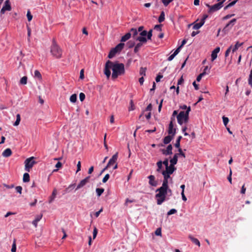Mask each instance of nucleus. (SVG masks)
<instances>
[{
	"instance_id": "49",
	"label": "nucleus",
	"mask_w": 252,
	"mask_h": 252,
	"mask_svg": "<svg viewBox=\"0 0 252 252\" xmlns=\"http://www.w3.org/2000/svg\"><path fill=\"white\" fill-rule=\"evenodd\" d=\"M177 115H178V111L177 110H174L173 112L172 116L171 117V119H170L171 121H172V122H173V121L175 120V117L177 116Z\"/></svg>"
},
{
	"instance_id": "30",
	"label": "nucleus",
	"mask_w": 252,
	"mask_h": 252,
	"mask_svg": "<svg viewBox=\"0 0 252 252\" xmlns=\"http://www.w3.org/2000/svg\"><path fill=\"white\" fill-rule=\"evenodd\" d=\"M104 191V189L102 188H97L95 189L96 195L98 197L102 195V194L103 193Z\"/></svg>"
},
{
	"instance_id": "35",
	"label": "nucleus",
	"mask_w": 252,
	"mask_h": 252,
	"mask_svg": "<svg viewBox=\"0 0 252 252\" xmlns=\"http://www.w3.org/2000/svg\"><path fill=\"white\" fill-rule=\"evenodd\" d=\"M157 165L158 166L157 171L158 172H161V170L162 168V161L159 160L158 161L157 163Z\"/></svg>"
},
{
	"instance_id": "43",
	"label": "nucleus",
	"mask_w": 252,
	"mask_h": 252,
	"mask_svg": "<svg viewBox=\"0 0 252 252\" xmlns=\"http://www.w3.org/2000/svg\"><path fill=\"white\" fill-rule=\"evenodd\" d=\"M166 189V193H167V197L170 198V196L172 195V190L169 188V187L165 188Z\"/></svg>"
},
{
	"instance_id": "58",
	"label": "nucleus",
	"mask_w": 252,
	"mask_h": 252,
	"mask_svg": "<svg viewBox=\"0 0 252 252\" xmlns=\"http://www.w3.org/2000/svg\"><path fill=\"white\" fill-rule=\"evenodd\" d=\"M205 75V73H201L200 74H199L197 77H196V81L197 82H199L203 76Z\"/></svg>"
},
{
	"instance_id": "42",
	"label": "nucleus",
	"mask_w": 252,
	"mask_h": 252,
	"mask_svg": "<svg viewBox=\"0 0 252 252\" xmlns=\"http://www.w3.org/2000/svg\"><path fill=\"white\" fill-rule=\"evenodd\" d=\"M75 187V184H72L71 185H70L66 189H65V191L66 192H70L71 189H74V188Z\"/></svg>"
},
{
	"instance_id": "25",
	"label": "nucleus",
	"mask_w": 252,
	"mask_h": 252,
	"mask_svg": "<svg viewBox=\"0 0 252 252\" xmlns=\"http://www.w3.org/2000/svg\"><path fill=\"white\" fill-rule=\"evenodd\" d=\"M192 25H193V29L194 30H198L202 26H203L204 24L200 21L199 23H196V22H194L193 24H192Z\"/></svg>"
},
{
	"instance_id": "26",
	"label": "nucleus",
	"mask_w": 252,
	"mask_h": 252,
	"mask_svg": "<svg viewBox=\"0 0 252 252\" xmlns=\"http://www.w3.org/2000/svg\"><path fill=\"white\" fill-rule=\"evenodd\" d=\"M244 44V42L240 43L239 41H237L236 44H235L234 46L232 49V51L233 53L235 52L236 50H238L239 47L243 45Z\"/></svg>"
},
{
	"instance_id": "59",
	"label": "nucleus",
	"mask_w": 252,
	"mask_h": 252,
	"mask_svg": "<svg viewBox=\"0 0 252 252\" xmlns=\"http://www.w3.org/2000/svg\"><path fill=\"white\" fill-rule=\"evenodd\" d=\"M163 77V75L160 74L157 75L156 77V81L158 83L160 81V79Z\"/></svg>"
},
{
	"instance_id": "37",
	"label": "nucleus",
	"mask_w": 252,
	"mask_h": 252,
	"mask_svg": "<svg viewBox=\"0 0 252 252\" xmlns=\"http://www.w3.org/2000/svg\"><path fill=\"white\" fill-rule=\"evenodd\" d=\"M69 100L71 102L75 103L77 101V95L75 94H72L69 98Z\"/></svg>"
},
{
	"instance_id": "31",
	"label": "nucleus",
	"mask_w": 252,
	"mask_h": 252,
	"mask_svg": "<svg viewBox=\"0 0 252 252\" xmlns=\"http://www.w3.org/2000/svg\"><path fill=\"white\" fill-rule=\"evenodd\" d=\"M165 19V13L163 11L160 12V15L158 18V21L159 23H161L164 21Z\"/></svg>"
},
{
	"instance_id": "46",
	"label": "nucleus",
	"mask_w": 252,
	"mask_h": 252,
	"mask_svg": "<svg viewBox=\"0 0 252 252\" xmlns=\"http://www.w3.org/2000/svg\"><path fill=\"white\" fill-rule=\"evenodd\" d=\"M127 45L129 48H131L135 46V42L130 40L127 42Z\"/></svg>"
},
{
	"instance_id": "14",
	"label": "nucleus",
	"mask_w": 252,
	"mask_h": 252,
	"mask_svg": "<svg viewBox=\"0 0 252 252\" xmlns=\"http://www.w3.org/2000/svg\"><path fill=\"white\" fill-rule=\"evenodd\" d=\"M118 158V153L115 154L111 158L109 159L107 165V167H110L113 165L117 161Z\"/></svg>"
},
{
	"instance_id": "40",
	"label": "nucleus",
	"mask_w": 252,
	"mask_h": 252,
	"mask_svg": "<svg viewBox=\"0 0 252 252\" xmlns=\"http://www.w3.org/2000/svg\"><path fill=\"white\" fill-rule=\"evenodd\" d=\"M34 74V77L38 78V79H41L42 78L41 74L38 70H35Z\"/></svg>"
},
{
	"instance_id": "13",
	"label": "nucleus",
	"mask_w": 252,
	"mask_h": 252,
	"mask_svg": "<svg viewBox=\"0 0 252 252\" xmlns=\"http://www.w3.org/2000/svg\"><path fill=\"white\" fill-rule=\"evenodd\" d=\"M90 178V176H89L86 177L85 179L82 180L80 182V183L78 184V185L77 186L76 190H78V189L84 187L87 184V183H88L89 182Z\"/></svg>"
},
{
	"instance_id": "6",
	"label": "nucleus",
	"mask_w": 252,
	"mask_h": 252,
	"mask_svg": "<svg viewBox=\"0 0 252 252\" xmlns=\"http://www.w3.org/2000/svg\"><path fill=\"white\" fill-rule=\"evenodd\" d=\"M225 1V0L218 1L219 2L217 3H216L212 6H210L208 4H206V6L209 8L208 12L213 13L220 10L223 6V4Z\"/></svg>"
},
{
	"instance_id": "22",
	"label": "nucleus",
	"mask_w": 252,
	"mask_h": 252,
	"mask_svg": "<svg viewBox=\"0 0 252 252\" xmlns=\"http://www.w3.org/2000/svg\"><path fill=\"white\" fill-rule=\"evenodd\" d=\"M173 138L174 136H173L170 135H167L163 138V142L164 144H168L171 141Z\"/></svg>"
},
{
	"instance_id": "57",
	"label": "nucleus",
	"mask_w": 252,
	"mask_h": 252,
	"mask_svg": "<svg viewBox=\"0 0 252 252\" xmlns=\"http://www.w3.org/2000/svg\"><path fill=\"white\" fill-rule=\"evenodd\" d=\"M62 166V163L60 162V161H58L55 165V167L57 168L56 169H54V171H57L58 170V169L61 168Z\"/></svg>"
},
{
	"instance_id": "3",
	"label": "nucleus",
	"mask_w": 252,
	"mask_h": 252,
	"mask_svg": "<svg viewBox=\"0 0 252 252\" xmlns=\"http://www.w3.org/2000/svg\"><path fill=\"white\" fill-rule=\"evenodd\" d=\"M50 53L56 59H60L62 57L63 50L57 44L55 39H53L52 43L50 47Z\"/></svg>"
},
{
	"instance_id": "5",
	"label": "nucleus",
	"mask_w": 252,
	"mask_h": 252,
	"mask_svg": "<svg viewBox=\"0 0 252 252\" xmlns=\"http://www.w3.org/2000/svg\"><path fill=\"white\" fill-rule=\"evenodd\" d=\"M125 44L124 43H120L117 44L114 48H112L108 55L109 59L113 58L117 53H120L124 49Z\"/></svg>"
},
{
	"instance_id": "17",
	"label": "nucleus",
	"mask_w": 252,
	"mask_h": 252,
	"mask_svg": "<svg viewBox=\"0 0 252 252\" xmlns=\"http://www.w3.org/2000/svg\"><path fill=\"white\" fill-rule=\"evenodd\" d=\"M176 170V168L174 166L169 165V167L165 168V170H163L164 172L168 173L169 175H171Z\"/></svg>"
},
{
	"instance_id": "34",
	"label": "nucleus",
	"mask_w": 252,
	"mask_h": 252,
	"mask_svg": "<svg viewBox=\"0 0 252 252\" xmlns=\"http://www.w3.org/2000/svg\"><path fill=\"white\" fill-rule=\"evenodd\" d=\"M143 43V42H139V43H138L135 46H134V52L135 53H137L139 50V49L142 46V44Z\"/></svg>"
},
{
	"instance_id": "32",
	"label": "nucleus",
	"mask_w": 252,
	"mask_h": 252,
	"mask_svg": "<svg viewBox=\"0 0 252 252\" xmlns=\"http://www.w3.org/2000/svg\"><path fill=\"white\" fill-rule=\"evenodd\" d=\"M30 179V175L28 173H25L23 175V181L24 183L29 182Z\"/></svg>"
},
{
	"instance_id": "12",
	"label": "nucleus",
	"mask_w": 252,
	"mask_h": 252,
	"mask_svg": "<svg viewBox=\"0 0 252 252\" xmlns=\"http://www.w3.org/2000/svg\"><path fill=\"white\" fill-rule=\"evenodd\" d=\"M172 149H173V147H172V145L169 144L167 146L166 150H165V149L161 150L162 154L165 156L171 155L172 154Z\"/></svg>"
},
{
	"instance_id": "41",
	"label": "nucleus",
	"mask_w": 252,
	"mask_h": 252,
	"mask_svg": "<svg viewBox=\"0 0 252 252\" xmlns=\"http://www.w3.org/2000/svg\"><path fill=\"white\" fill-rule=\"evenodd\" d=\"M147 68L146 67H141L140 69L139 74L140 75L145 76L146 75V71Z\"/></svg>"
},
{
	"instance_id": "60",
	"label": "nucleus",
	"mask_w": 252,
	"mask_h": 252,
	"mask_svg": "<svg viewBox=\"0 0 252 252\" xmlns=\"http://www.w3.org/2000/svg\"><path fill=\"white\" fill-rule=\"evenodd\" d=\"M15 189L17 192L21 194L22 191V187L21 186H17L15 188Z\"/></svg>"
},
{
	"instance_id": "56",
	"label": "nucleus",
	"mask_w": 252,
	"mask_h": 252,
	"mask_svg": "<svg viewBox=\"0 0 252 252\" xmlns=\"http://www.w3.org/2000/svg\"><path fill=\"white\" fill-rule=\"evenodd\" d=\"M85 98V94L83 93H80L79 94V99L82 102Z\"/></svg>"
},
{
	"instance_id": "63",
	"label": "nucleus",
	"mask_w": 252,
	"mask_h": 252,
	"mask_svg": "<svg viewBox=\"0 0 252 252\" xmlns=\"http://www.w3.org/2000/svg\"><path fill=\"white\" fill-rule=\"evenodd\" d=\"M234 15H235L234 14L226 15L223 18V20H227V19L230 18L231 17H232V16H234Z\"/></svg>"
},
{
	"instance_id": "62",
	"label": "nucleus",
	"mask_w": 252,
	"mask_h": 252,
	"mask_svg": "<svg viewBox=\"0 0 252 252\" xmlns=\"http://www.w3.org/2000/svg\"><path fill=\"white\" fill-rule=\"evenodd\" d=\"M232 46L231 45L225 51V57H227L229 54V53L231 51V50L232 49Z\"/></svg>"
},
{
	"instance_id": "54",
	"label": "nucleus",
	"mask_w": 252,
	"mask_h": 252,
	"mask_svg": "<svg viewBox=\"0 0 252 252\" xmlns=\"http://www.w3.org/2000/svg\"><path fill=\"white\" fill-rule=\"evenodd\" d=\"M211 67L209 68L208 66H206L202 73H205V75L209 74L210 72Z\"/></svg>"
},
{
	"instance_id": "51",
	"label": "nucleus",
	"mask_w": 252,
	"mask_h": 252,
	"mask_svg": "<svg viewBox=\"0 0 252 252\" xmlns=\"http://www.w3.org/2000/svg\"><path fill=\"white\" fill-rule=\"evenodd\" d=\"M27 17L28 20L29 22H30L32 19V15L31 13V12L29 10L27 12Z\"/></svg>"
},
{
	"instance_id": "33",
	"label": "nucleus",
	"mask_w": 252,
	"mask_h": 252,
	"mask_svg": "<svg viewBox=\"0 0 252 252\" xmlns=\"http://www.w3.org/2000/svg\"><path fill=\"white\" fill-rule=\"evenodd\" d=\"M182 136H179L176 140V142L174 144V146L176 148H179L180 147V141H181V140L182 139Z\"/></svg>"
},
{
	"instance_id": "9",
	"label": "nucleus",
	"mask_w": 252,
	"mask_h": 252,
	"mask_svg": "<svg viewBox=\"0 0 252 252\" xmlns=\"http://www.w3.org/2000/svg\"><path fill=\"white\" fill-rule=\"evenodd\" d=\"M236 19L234 18L231 20L224 27L223 29L222 32H224V33H227L232 28V27L234 25V24L236 23Z\"/></svg>"
},
{
	"instance_id": "36",
	"label": "nucleus",
	"mask_w": 252,
	"mask_h": 252,
	"mask_svg": "<svg viewBox=\"0 0 252 252\" xmlns=\"http://www.w3.org/2000/svg\"><path fill=\"white\" fill-rule=\"evenodd\" d=\"M21 121V116L19 114H17L16 115V120L13 124L14 126H17L19 125Z\"/></svg>"
},
{
	"instance_id": "27",
	"label": "nucleus",
	"mask_w": 252,
	"mask_h": 252,
	"mask_svg": "<svg viewBox=\"0 0 252 252\" xmlns=\"http://www.w3.org/2000/svg\"><path fill=\"white\" fill-rule=\"evenodd\" d=\"M129 32H131V35H132L133 38L135 39V38L137 37L136 36L138 34V32L136 28H132L130 30Z\"/></svg>"
},
{
	"instance_id": "2",
	"label": "nucleus",
	"mask_w": 252,
	"mask_h": 252,
	"mask_svg": "<svg viewBox=\"0 0 252 252\" xmlns=\"http://www.w3.org/2000/svg\"><path fill=\"white\" fill-rule=\"evenodd\" d=\"M156 192H157L155 195V198L158 205H161L165 201L169 200L165 188L159 187L156 189Z\"/></svg>"
},
{
	"instance_id": "28",
	"label": "nucleus",
	"mask_w": 252,
	"mask_h": 252,
	"mask_svg": "<svg viewBox=\"0 0 252 252\" xmlns=\"http://www.w3.org/2000/svg\"><path fill=\"white\" fill-rule=\"evenodd\" d=\"M238 1V0H234L232 1H231L230 2H229L227 5H226L224 7V10H225L227 9H228L229 8L233 6V5H234L236 2Z\"/></svg>"
},
{
	"instance_id": "21",
	"label": "nucleus",
	"mask_w": 252,
	"mask_h": 252,
	"mask_svg": "<svg viewBox=\"0 0 252 252\" xmlns=\"http://www.w3.org/2000/svg\"><path fill=\"white\" fill-rule=\"evenodd\" d=\"M131 36V32H127L124 35H123L121 39V43H122L123 42H126L127 40H128Z\"/></svg>"
},
{
	"instance_id": "55",
	"label": "nucleus",
	"mask_w": 252,
	"mask_h": 252,
	"mask_svg": "<svg viewBox=\"0 0 252 252\" xmlns=\"http://www.w3.org/2000/svg\"><path fill=\"white\" fill-rule=\"evenodd\" d=\"M110 178V175L109 174H106L105 176L103 177V179H102V182L103 183H105L108 180V179H109Z\"/></svg>"
},
{
	"instance_id": "47",
	"label": "nucleus",
	"mask_w": 252,
	"mask_h": 252,
	"mask_svg": "<svg viewBox=\"0 0 252 252\" xmlns=\"http://www.w3.org/2000/svg\"><path fill=\"white\" fill-rule=\"evenodd\" d=\"M169 187L168 186V180H163L162 185L160 187L162 188H166Z\"/></svg>"
},
{
	"instance_id": "11",
	"label": "nucleus",
	"mask_w": 252,
	"mask_h": 252,
	"mask_svg": "<svg viewBox=\"0 0 252 252\" xmlns=\"http://www.w3.org/2000/svg\"><path fill=\"white\" fill-rule=\"evenodd\" d=\"M168 134L174 136L176 133V128H174V125L172 121H170L168 125Z\"/></svg>"
},
{
	"instance_id": "48",
	"label": "nucleus",
	"mask_w": 252,
	"mask_h": 252,
	"mask_svg": "<svg viewBox=\"0 0 252 252\" xmlns=\"http://www.w3.org/2000/svg\"><path fill=\"white\" fill-rule=\"evenodd\" d=\"M152 32L153 30L151 29L148 32L147 35H146L147 40H151V38L152 37Z\"/></svg>"
},
{
	"instance_id": "38",
	"label": "nucleus",
	"mask_w": 252,
	"mask_h": 252,
	"mask_svg": "<svg viewBox=\"0 0 252 252\" xmlns=\"http://www.w3.org/2000/svg\"><path fill=\"white\" fill-rule=\"evenodd\" d=\"M161 172L162 175L163 176V179L168 180L170 178V175L164 172L163 171H162Z\"/></svg>"
},
{
	"instance_id": "7",
	"label": "nucleus",
	"mask_w": 252,
	"mask_h": 252,
	"mask_svg": "<svg viewBox=\"0 0 252 252\" xmlns=\"http://www.w3.org/2000/svg\"><path fill=\"white\" fill-rule=\"evenodd\" d=\"M33 157H30L26 159L25 161V169L28 172H30V169L33 167V165L36 163L34 160Z\"/></svg>"
},
{
	"instance_id": "10",
	"label": "nucleus",
	"mask_w": 252,
	"mask_h": 252,
	"mask_svg": "<svg viewBox=\"0 0 252 252\" xmlns=\"http://www.w3.org/2000/svg\"><path fill=\"white\" fill-rule=\"evenodd\" d=\"M112 63V62L110 60H108L105 63L104 73L108 78H109L111 75L110 69H111V64Z\"/></svg>"
},
{
	"instance_id": "15",
	"label": "nucleus",
	"mask_w": 252,
	"mask_h": 252,
	"mask_svg": "<svg viewBox=\"0 0 252 252\" xmlns=\"http://www.w3.org/2000/svg\"><path fill=\"white\" fill-rule=\"evenodd\" d=\"M220 51V48L219 47H216L212 52L211 53V61L213 62L214 60H215L218 56V54Z\"/></svg>"
},
{
	"instance_id": "23",
	"label": "nucleus",
	"mask_w": 252,
	"mask_h": 252,
	"mask_svg": "<svg viewBox=\"0 0 252 252\" xmlns=\"http://www.w3.org/2000/svg\"><path fill=\"white\" fill-rule=\"evenodd\" d=\"M42 215H39L36 216L35 219L32 221V224L35 226L36 227L37 225V223L41 220L42 218Z\"/></svg>"
},
{
	"instance_id": "4",
	"label": "nucleus",
	"mask_w": 252,
	"mask_h": 252,
	"mask_svg": "<svg viewBox=\"0 0 252 252\" xmlns=\"http://www.w3.org/2000/svg\"><path fill=\"white\" fill-rule=\"evenodd\" d=\"M191 110L190 106H189L186 111H181L177 116L178 123L182 126L184 123H187L189 119V113Z\"/></svg>"
},
{
	"instance_id": "18",
	"label": "nucleus",
	"mask_w": 252,
	"mask_h": 252,
	"mask_svg": "<svg viewBox=\"0 0 252 252\" xmlns=\"http://www.w3.org/2000/svg\"><path fill=\"white\" fill-rule=\"evenodd\" d=\"M178 154H175L173 158L170 160V165L175 166L178 162Z\"/></svg>"
},
{
	"instance_id": "45",
	"label": "nucleus",
	"mask_w": 252,
	"mask_h": 252,
	"mask_svg": "<svg viewBox=\"0 0 252 252\" xmlns=\"http://www.w3.org/2000/svg\"><path fill=\"white\" fill-rule=\"evenodd\" d=\"M130 107H129V108H128V111H131L134 110L135 109V107H134V103L132 99H131L130 101Z\"/></svg>"
},
{
	"instance_id": "64",
	"label": "nucleus",
	"mask_w": 252,
	"mask_h": 252,
	"mask_svg": "<svg viewBox=\"0 0 252 252\" xmlns=\"http://www.w3.org/2000/svg\"><path fill=\"white\" fill-rule=\"evenodd\" d=\"M11 251V252H16V246L15 242H14L12 244Z\"/></svg>"
},
{
	"instance_id": "19",
	"label": "nucleus",
	"mask_w": 252,
	"mask_h": 252,
	"mask_svg": "<svg viewBox=\"0 0 252 252\" xmlns=\"http://www.w3.org/2000/svg\"><path fill=\"white\" fill-rule=\"evenodd\" d=\"M2 7L6 11H10L11 10V6L9 0H6L4 3Z\"/></svg>"
},
{
	"instance_id": "61",
	"label": "nucleus",
	"mask_w": 252,
	"mask_h": 252,
	"mask_svg": "<svg viewBox=\"0 0 252 252\" xmlns=\"http://www.w3.org/2000/svg\"><path fill=\"white\" fill-rule=\"evenodd\" d=\"M155 234L157 236H161V230L160 228H158L155 231Z\"/></svg>"
},
{
	"instance_id": "8",
	"label": "nucleus",
	"mask_w": 252,
	"mask_h": 252,
	"mask_svg": "<svg viewBox=\"0 0 252 252\" xmlns=\"http://www.w3.org/2000/svg\"><path fill=\"white\" fill-rule=\"evenodd\" d=\"M147 33L148 32L146 30H144L141 32L139 33V36H137L136 38H135V40L140 42H143L144 43H146L147 41V39L146 38V35H147Z\"/></svg>"
},
{
	"instance_id": "44",
	"label": "nucleus",
	"mask_w": 252,
	"mask_h": 252,
	"mask_svg": "<svg viewBox=\"0 0 252 252\" xmlns=\"http://www.w3.org/2000/svg\"><path fill=\"white\" fill-rule=\"evenodd\" d=\"M222 121H223V125L226 126L227 125L228 122H229V119L228 118L223 116L222 118Z\"/></svg>"
},
{
	"instance_id": "53",
	"label": "nucleus",
	"mask_w": 252,
	"mask_h": 252,
	"mask_svg": "<svg viewBox=\"0 0 252 252\" xmlns=\"http://www.w3.org/2000/svg\"><path fill=\"white\" fill-rule=\"evenodd\" d=\"M173 0H161V2L165 6H167Z\"/></svg>"
},
{
	"instance_id": "16",
	"label": "nucleus",
	"mask_w": 252,
	"mask_h": 252,
	"mask_svg": "<svg viewBox=\"0 0 252 252\" xmlns=\"http://www.w3.org/2000/svg\"><path fill=\"white\" fill-rule=\"evenodd\" d=\"M149 180V184L153 187H156L158 185L157 181H155V177L154 175H151L148 177Z\"/></svg>"
},
{
	"instance_id": "20",
	"label": "nucleus",
	"mask_w": 252,
	"mask_h": 252,
	"mask_svg": "<svg viewBox=\"0 0 252 252\" xmlns=\"http://www.w3.org/2000/svg\"><path fill=\"white\" fill-rule=\"evenodd\" d=\"M12 154L11 150L10 148H7L2 152V156L4 158H8L10 157Z\"/></svg>"
},
{
	"instance_id": "39",
	"label": "nucleus",
	"mask_w": 252,
	"mask_h": 252,
	"mask_svg": "<svg viewBox=\"0 0 252 252\" xmlns=\"http://www.w3.org/2000/svg\"><path fill=\"white\" fill-rule=\"evenodd\" d=\"M27 77L25 76L21 78L20 82L21 84L26 85L27 83Z\"/></svg>"
},
{
	"instance_id": "24",
	"label": "nucleus",
	"mask_w": 252,
	"mask_h": 252,
	"mask_svg": "<svg viewBox=\"0 0 252 252\" xmlns=\"http://www.w3.org/2000/svg\"><path fill=\"white\" fill-rule=\"evenodd\" d=\"M189 238L191 241V242L193 243L198 246V247H200V243L197 238L193 237L192 236L190 235L189 236Z\"/></svg>"
},
{
	"instance_id": "52",
	"label": "nucleus",
	"mask_w": 252,
	"mask_h": 252,
	"mask_svg": "<svg viewBox=\"0 0 252 252\" xmlns=\"http://www.w3.org/2000/svg\"><path fill=\"white\" fill-rule=\"evenodd\" d=\"M162 164H164L165 168L169 166V161L167 158H165L163 161H162Z\"/></svg>"
},
{
	"instance_id": "1",
	"label": "nucleus",
	"mask_w": 252,
	"mask_h": 252,
	"mask_svg": "<svg viewBox=\"0 0 252 252\" xmlns=\"http://www.w3.org/2000/svg\"><path fill=\"white\" fill-rule=\"evenodd\" d=\"M112 70V77L116 79L119 76L124 75L125 73V65L118 61L112 62L111 64Z\"/></svg>"
},
{
	"instance_id": "29",
	"label": "nucleus",
	"mask_w": 252,
	"mask_h": 252,
	"mask_svg": "<svg viewBox=\"0 0 252 252\" xmlns=\"http://www.w3.org/2000/svg\"><path fill=\"white\" fill-rule=\"evenodd\" d=\"M57 194V190L56 189H54L52 192V195L50 197V199L49 201V203H51L55 199L56 196Z\"/></svg>"
},
{
	"instance_id": "50",
	"label": "nucleus",
	"mask_w": 252,
	"mask_h": 252,
	"mask_svg": "<svg viewBox=\"0 0 252 252\" xmlns=\"http://www.w3.org/2000/svg\"><path fill=\"white\" fill-rule=\"evenodd\" d=\"M177 212V210L175 209H171L167 213V216H170L171 215L174 214L176 213Z\"/></svg>"
}]
</instances>
